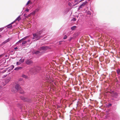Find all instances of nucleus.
I'll list each match as a JSON object with an SVG mask.
<instances>
[{"instance_id": "obj_24", "label": "nucleus", "mask_w": 120, "mask_h": 120, "mask_svg": "<svg viewBox=\"0 0 120 120\" xmlns=\"http://www.w3.org/2000/svg\"><path fill=\"white\" fill-rule=\"evenodd\" d=\"M21 64V63L20 62H17L16 64L17 65H20Z\"/></svg>"}, {"instance_id": "obj_27", "label": "nucleus", "mask_w": 120, "mask_h": 120, "mask_svg": "<svg viewBox=\"0 0 120 120\" xmlns=\"http://www.w3.org/2000/svg\"><path fill=\"white\" fill-rule=\"evenodd\" d=\"M27 15L26 14H24L23 15V16L24 17H26V16Z\"/></svg>"}, {"instance_id": "obj_21", "label": "nucleus", "mask_w": 120, "mask_h": 120, "mask_svg": "<svg viewBox=\"0 0 120 120\" xmlns=\"http://www.w3.org/2000/svg\"><path fill=\"white\" fill-rule=\"evenodd\" d=\"M27 42V41H23V42L22 43V45L26 43Z\"/></svg>"}, {"instance_id": "obj_5", "label": "nucleus", "mask_w": 120, "mask_h": 120, "mask_svg": "<svg viewBox=\"0 0 120 120\" xmlns=\"http://www.w3.org/2000/svg\"><path fill=\"white\" fill-rule=\"evenodd\" d=\"M48 48L46 46H42L40 48L39 50L40 51L42 50H45Z\"/></svg>"}, {"instance_id": "obj_33", "label": "nucleus", "mask_w": 120, "mask_h": 120, "mask_svg": "<svg viewBox=\"0 0 120 120\" xmlns=\"http://www.w3.org/2000/svg\"><path fill=\"white\" fill-rule=\"evenodd\" d=\"M18 49V48L17 47H16L14 49L15 50H16V49Z\"/></svg>"}, {"instance_id": "obj_15", "label": "nucleus", "mask_w": 120, "mask_h": 120, "mask_svg": "<svg viewBox=\"0 0 120 120\" xmlns=\"http://www.w3.org/2000/svg\"><path fill=\"white\" fill-rule=\"evenodd\" d=\"M79 1V0H75V2H76V3L73 6H74L75 5L79 3L78 2Z\"/></svg>"}, {"instance_id": "obj_10", "label": "nucleus", "mask_w": 120, "mask_h": 120, "mask_svg": "<svg viewBox=\"0 0 120 120\" xmlns=\"http://www.w3.org/2000/svg\"><path fill=\"white\" fill-rule=\"evenodd\" d=\"M34 53L36 54H40V55H41V53L38 51H36L34 52Z\"/></svg>"}, {"instance_id": "obj_34", "label": "nucleus", "mask_w": 120, "mask_h": 120, "mask_svg": "<svg viewBox=\"0 0 120 120\" xmlns=\"http://www.w3.org/2000/svg\"><path fill=\"white\" fill-rule=\"evenodd\" d=\"M3 29H0V31H1Z\"/></svg>"}, {"instance_id": "obj_36", "label": "nucleus", "mask_w": 120, "mask_h": 120, "mask_svg": "<svg viewBox=\"0 0 120 120\" xmlns=\"http://www.w3.org/2000/svg\"><path fill=\"white\" fill-rule=\"evenodd\" d=\"M81 0L80 1V2H81L82 1H83V0Z\"/></svg>"}, {"instance_id": "obj_26", "label": "nucleus", "mask_w": 120, "mask_h": 120, "mask_svg": "<svg viewBox=\"0 0 120 120\" xmlns=\"http://www.w3.org/2000/svg\"><path fill=\"white\" fill-rule=\"evenodd\" d=\"M76 20V19L75 18H73L72 19V21H75Z\"/></svg>"}, {"instance_id": "obj_17", "label": "nucleus", "mask_w": 120, "mask_h": 120, "mask_svg": "<svg viewBox=\"0 0 120 120\" xmlns=\"http://www.w3.org/2000/svg\"><path fill=\"white\" fill-rule=\"evenodd\" d=\"M30 4H32V3L31 2V1L30 0H29L28 1V2H27V4H26V5H27Z\"/></svg>"}, {"instance_id": "obj_40", "label": "nucleus", "mask_w": 120, "mask_h": 120, "mask_svg": "<svg viewBox=\"0 0 120 120\" xmlns=\"http://www.w3.org/2000/svg\"><path fill=\"white\" fill-rule=\"evenodd\" d=\"M68 4H69V5H70V4H71L70 3H69Z\"/></svg>"}, {"instance_id": "obj_8", "label": "nucleus", "mask_w": 120, "mask_h": 120, "mask_svg": "<svg viewBox=\"0 0 120 120\" xmlns=\"http://www.w3.org/2000/svg\"><path fill=\"white\" fill-rule=\"evenodd\" d=\"M27 37H25L24 38L22 39H21V40H20L19 41L17 42V43H19V42H21V41H23L25 40L26 39Z\"/></svg>"}, {"instance_id": "obj_9", "label": "nucleus", "mask_w": 120, "mask_h": 120, "mask_svg": "<svg viewBox=\"0 0 120 120\" xmlns=\"http://www.w3.org/2000/svg\"><path fill=\"white\" fill-rule=\"evenodd\" d=\"M22 68V67H17L15 68V70H19L21 69Z\"/></svg>"}, {"instance_id": "obj_16", "label": "nucleus", "mask_w": 120, "mask_h": 120, "mask_svg": "<svg viewBox=\"0 0 120 120\" xmlns=\"http://www.w3.org/2000/svg\"><path fill=\"white\" fill-rule=\"evenodd\" d=\"M22 77L23 78H25V79H27L28 77L26 76L24 74L22 75Z\"/></svg>"}, {"instance_id": "obj_25", "label": "nucleus", "mask_w": 120, "mask_h": 120, "mask_svg": "<svg viewBox=\"0 0 120 120\" xmlns=\"http://www.w3.org/2000/svg\"><path fill=\"white\" fill-rule=\"evenodd\" d=\"M87 14L89 15H91V12L90 11H88L87 12Z\"/></svg>"}, {"instance_id": "obj_3", "label": "nucleus", "mask_w": 120, "mask_h": 120, "mask_svg": "<svg viewBox=\"0 0 120 120\" xmlns=\"http://www.w3.org/2000/svg\"><path fill=\"white\" fill-rule=\"evenodd\" d=\"M87 3V2L86 1H85V2H83L82 4L78 8V9L79 10L80 8H82L84 7L85 5Z\"/></svg>"}, {"instance_id": "obj_7", "label": "nucleus", "mask_w": 120, "mask_h": 120, "mask_svg": "<svg viewBox=\"0 0 120 120\" xmlns=\"http://www.w3.org/2000/svg\"><path fill=\"white\" fill-rule=\"evenodd\" d=\"M21 99L25 101H29V100L26 98H25L24 97H22L21 98Z\"/></svg>"}, {"instance_id": "obj_22", "label": "nucleus", "mask_w": 120, "mask_h": 120, "mask_svg": "<svg viewBox=\"0 0 120 120\" xmlns=\"http://www.w3.org/2000/svg\"><path fill=\"white\" fill-rule=\"evenodd\" d=\"M117 72L118 74H119L120 73V70L118 69L117 70Z\"/></svg>"}, {"instance_id": "obj_30", "label": "nucleus", "mask_w": 120, "mask_h": 120, "mask_svg": "<svg viewBox=\"0 0 120 120\" xmlns=\"http://www.w3.org/2000/svg\"><path fill=\"white\" fill-rule=\"evenodd\" d=\"M16 21H15H15H14L13 22H12L10 24L11 25L12 24H13L14 23V22H15Z\"/></svg>"}, {"instance_id": "obj_28", "label": "nucleus", "mask_w": 120, "mask_h": 120, "mask_svg": "<svg viewBox=\"0 0 120 120\" xmlns=\"http://www.w3.org/2000/svg\"><path fill=\"white\" fill-rule=\"evenodd\" d=\"M29 10L27 8L26 9L25 11H26L29 12Z\"/></svg>"}, {"instance_id": "obj_31", "label": "nucleus", "mask_w": 120, "mask_h": 120, "mask_svg": "<svg viewBox=\"0 0 120 120\" xmlns=\"http://www.w3.org/2000/svg\"><path fill=\"white\" fill-rule=\"evenodd\" d=\"M30 15H29L26 16V18H27L30 17Z\"/></svg>"}, {"instance_id": "obj_12", "label": "nucleus", "mask_w": 120, "mask_h": 120, "mask_svg": "<svg viewBox=\"0 0 120 120\" xmlns=\"http://www.w3.org/2000/svg\"><path fill=\"white\" fill-rule=\"evenodd\" d=\"M19 92L20 94H23L24 93V92L22 89L21 88L19 90Z\"/></svg>"}, {"instance_id": "obj_37", "label": "nucleus", "mask_w": 120, "mask_h": 120, "mask_svg": "<svg viewBox=\"0 0 120 120\" xmlns=\"http://www.w3.org/2000/svg\"><path fill=\"white\" fill-rule=\"evenodd\" d=\"M1 87L0 86V89H1Z\"/></svg>"}, {"instance_id": "obj_42", "label": "nucleus", "mask_w": 120, "mask_h": 120, "mask_svg": "<svg viewBox=\"0 0 120 120\" xmlns=\"http://www.w3.org/2000/svg\"><path fill=\"white\" fill-rule=\"evenodd\" d=\"M28 41H30V40H28Z\"/></svg>"}, {"instance_id": "obj_6", "label": "nucleus", "mask_w": 120, "mask_h": 120, "mask_svg": "<svg viewBox=\"0 0 120 120\" xmlns=\"http://www.w3.org/2000/svg\"><path fill=\"white\" fill-rule=\"evenodd\" d=\"M15 88L17 90H19L21 88L19 85L17 84L15 86Z\"/></svg>"}, {"instance_id": "obj_20", "label": "nucleus", "mask_w": 120, "mask_h": 120, "mask_svg": "<svg viewBox=\"0 0 120 120\" xmlns=\"http://www.w3.org/2000/svg\"><path fill=\"white\" fill-rule=\"evenodd\" d=\"M9 41V40H6L5 41H4L3 43H4V44H5L6 43H7V42H8Z\"/></svg>"}, {"instance_id": "obj_39", "label": "nucleus", "mask_w": 120, "mask_h": 120, "mask_svg": "<svg viewBox=\"0 0 120 120\" xmlns=\"http://www.w3.org/2000/svg\"><path fill=\"white\" fill-rule=\"evenodd\" d=\"M8 71H10V69L9 70H8Z\"/></svg>"}, {"instance_id": "obj_32", "label": "nucleus", "mask_w": 120, "mask_h": 120, "mask_svg": "<svg viewBox=\"0 0 120 120\" xmlns=\"http://www.w3.org/2000/svg\"><path fill=\"white\" fill-rule=\"evenodd\" d=\"M23 80V79H20L19 80L20 81H22Z\"/></svg>"}, {"instance_id": "obj_13", "label": "nucleus", "mask_w": 120, "mask_h": 120, "mask_svg": "<svg viewBox=\"0 0 120 120\" xmlns=\"http://www.w3.org/2000/svg\"><path fill=\"white\" fill-rule=\"evenodd\" d=\"M21 19V18L20 17V16H19L18 18H17L15 20L16 21L18 20V21H19Z\"/></svg>"}, {"instance_id": "obj_41", "label": "nucleus", "mask_w": 120, "mask_h": 120, "mask_svg": "<svg viewBox=\"0 0 120 120\" xmlns=\"http://www.w3.org/2000/svg\"><path fill=\"white\" fill-rule=\"evenodd\" d=\"M0 38L1 37V35H0Z\"/></svg>"}, {"instance_id": "obj_4", "label": "nucleus", "mask_w": 120, "mask_h": 120, "mask_svg": "<svg viewBox=\"0 0 120 120\" xmlns=\"http://www.w3.org/2000/svg\"><path fill=\"white\" fill-rule=\"evenodd\" d=\"M28 65H30L33 63L32 61L30 59H27L25 62Z\"/></svg>"}, {"instance_id": "obj_1", "label": "nucleus", "mask_w": 120, "mask_h": 120, "mask_svg": "<svg viewBox=\"0 0 120 120\" xmlns=\"http://www.w3.org/2000/svg\"><path fill=\"white\" fill-rule=\"evenodd\" d=\"M42 31H40L37 34L34 33L33 34V39H36V40H38L40 39L41 37V36H40V35Z\"/></svg>"}, {"instance_id": "obj_35", "label": "nucleus", "mask_w": 120, "mask_h": 120, "mask_svg": "<svg viewBox=\"0 0 120 120\" xmlns=\"http://www.w3.org/2000/svg\"><path fill=\"white\" fill-rule=\"evenodd\" d=\"M6 71V70H4V71H3V72H5Z\"/></svg>"}, {"instance_id": "obj_14", "label": "nucleus", "mask_w": 120, "mask_h": 120, "mask_svg": "<svg viewBox=\"0 0 120 120\" xmlns=\"http://www.w3.org/2000/svg\"><path fill=\"white\" fill-rule=\"evenodd\" d=\"M7 28H12V26L11 24L8 25L7 26Z\"/></svg>"}, {"instance_id": "obj_38", "label": "nucleus", "mask_w": 120, "mask_h": 120, "mask_svg": "<svg viewBox=\"0 0 120 120\" xmlns=\"http://www.w3.org/2000/svg\"><path fill=\"white\" fill-rule=\"evenodd\" d=\"M2 55H0V57H1V56H2Z\"/></svg>"}, {"instance_id": "obj_11", "label": "nucleus", "mask_w": 120, "mask_h": 120, "mask_svg": "<svg viewBox=\"0 0 120 120\" xmlns=\"http://www.w3.org/2000/svg\"><path fill=\"white\" fill-rule=\"evenodd\" d=\"M14 67V66L12 65L9 68H10V71H11L13 69Z\"/></svg>"}, {"instance_id": "obj_23", "label": "nucleus", "mask_w": 120, "mask_h": 120, "mask_svg": "<svg viewBox=\"0 0 120 120\" xmlns=\"http://www.w3.org/2000/svg\"><path fill=\"white\" fill-rule=\"evenodd\" d=\"M67 36L66 35H64V38H63V39H66L67 38Z\"/></svg>"}, {"instance_id": "obj_18", "label": "nucleus", "mask_w": 120, "mask_h": 120, "mask_svg": "<svg viewBox=\"0 0 120 120\" xmlns=\"http://www.w3.org/2000/svg\"><path fill=\"white\" fill-rule=\"evenodd\" d=\"M19 61L21 63H22L24 61V60L22 59H21L19 60Z\"/></svg>"}, {"instance_id": "obj_2", "label": "nucleus", "mask_w": 120, "mask_h": 120, "mask_svg": "<svg viewBox=\"0 0 120 120\" xmlns=\"http://www.w3.org/2000/svg\"><path fill=\"white\" fill-rule=\"evenodd\" d=\"M41 70V67L39 66H36L35 68L34 69H31L30 71L32 72L36 73H38L40 72Z\"/></svg>"}, {"instance_id": "obj_29", "label": "nucleus", "mask_w": 120, "mask_h": 120, "mask_svg": "<svg viewBox=\"0 0 120 120\" xmlns=\"http://www.w3.org/2000/svg\"><path fill=\"white\" fill-rule=\"evenodd\" d=\"M115 95H116V96H114V97L115 98H116L117 97V93H116L115 94Z\"/></svg>"}, {"instance_id": "obj_19", "label": "nucleus", "mask_w": 120, "mask_h": 120, "mask_svg": "<svg viewBox=\"0 0 120 120\" xmlns=\"http://www.w3.org/2000/svg\"><path fill=\"white\" fill-rule=\"evenodd\" d=\"M76 28V26H74L72 27L71 28V29L72 30H74Z\"/></svg>"}]
</instances>
